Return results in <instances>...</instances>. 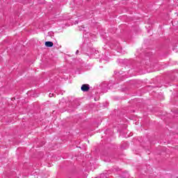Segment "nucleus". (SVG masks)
Wrapping results in <instances>:
<instances>
[{
    "label": "nucleus",
    "instance_id": "f257e3e1",
    "mask_svg": "<svg viewBox=\"0 0 178 178\" xmlns=\"http://www.w3.org/2000/svg\"><path fill=\"white\" fill-rule=\"evenodd\" d=\"M81 90V91H83V92H87V91H88V90H90V85H88V84L82 85Z\"/></svg>",
    "mask_w": 178,
    "mask_h": 178
},
{
    "label": "nucleus",
    "instance_id": "f03ea898",
    "mask_svg": "<svg viewBox=\"0 0 178 178\" xmlns=\"http://www.w3.org/2000/svg\"><path fill=\"white\" fill-rule=\"evenodd\" d=\"M45 45L46 47H54V43L52 42H46Z\"/></svg>",
    "mask_w": 178,
    "mask_h": 178
},
{
    "label": "nucleus",
    "instance_id": "7ed1b4c3",
    "mask_svg": "<svg viewBox=\"0 0 178 178\" xmlns=\"http://www.w3.org/2000/svg\"><path fill=\"white\" fill-rule=\"evenodd\" d=\"M49 97H54V94L53 93H49Z\"/></svg>",
    "mask_w": 178,
    "mask_h": 178
},
{
    "label": "nucleus",
    "instance_id": "20e7f679",
    "mask_svg": "<svg viewBox=\"0 0 178 178\" xmlns=\"http://www.w3.org/2000/svg\"><path fill=\"white\" fill-rule=\"evenodd\" d=\"M76 54H79V50L76 51Z\"/></svg>",
    "mask_w": 178,
    "mask_h": 178
},
{
    "label": "nucleus",
    "instance_id": "39448f33",
    "mask_svg": "<svg viewBox=\"0 0 178 178\" xmlns=\"http://www.w3.org/2000/svg\"><path fill=\"white\" fill-rule=\"evenodd\" d=\"M87 34H89V35H90V33H87Z\"/></svg>",
    "mask_w": 178,
    "mask_h": 178
}]
</instances>
